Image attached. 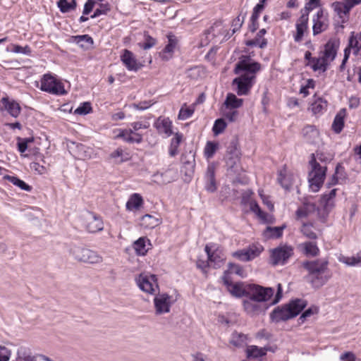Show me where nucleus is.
Returning <instances> with one entry per match:
<instances>
[{"instance_id": "e433bc0d", "label": "nucleus", "mask_w": 361, "mask_h": 361, "mask_svg": "<svg viewBox=\"0 0 361 361\" xmlns=\"http://www.w3.org/2000/svg\"><path fill=\"white\" fill-rule=\"evenodd\" d=\"M161 221L151 214H145L141 217L140 224L146 228H153L157 226Z\"/></svg>"}, {"instance_id": "5fc2aeb1", "label": "nucleus", "mask_w": 361, "mask_h": 361, "mask_svg": "<svg viewBox=\"0 0 361 361\" xmlns=\"http://www.w3.org/2000/svg\"><path fill=\"white\" fill-rule=\"evenodd\" d=\"M250 209L254 212L260 219L265 221L267 214L263 212L256 201L252 200L250 202Z\"/></svg>"}, {"instance_id": "72a5a7b5", "label": "nucleus", "mask_w": 361, "mask_h": 361, "mask_svg": "<svg viewBox=\"0 0 361 361\" xmlns=\"http://www.w3.org/2000/svg\"><path fill=\"white\" fill-rule=\"evenodd\" d=\"M327 107V102L321 97H315L314 102L311 104L310 109L314 114H323Z\"/></svg>"}, {"instance_id": "4be33fe9", "label": "nucleus", "mask_w": 361, "mask_h": 361, "mask_svg": "<svg viewBox=\"0 0 361 361\" xmlns=\"http://www.w3.org/2000/svg\"><path fill=\"white\" fill-rule=\"evenodd\" d=\"M204 180L205 190L209 192H214L217 189V186L215 178V166L213 164H209L207 166Z\"/></svg>"}, {"instance_id": "393cba45", "label": "nucleus", "mask_w": 361, "mask_h": 361, "mask_svg": "<svg viewBox=\"0 0 361 361\" xmlns=\"http://www.w3.org/2000/svg\"><path fill=\"white\" fill-rule=\"evenodd\" d=\"M267 33L266 29H261L256 35L255 37L252 39L246 41L245 44L247 47H257L260 49H264L267 45V40L264 37Z\"/></svg>"}, {"instance_id": "7c9ffc66", "label": "nucleus", "mask_w": 361, "mask_h": 361, "mask_svg": "<svg viewBox=\"0 0 361 361\" xmlns=\"http://www.w3.org/2000/svg\"><path fill=\"white\" fill-rule=\"evenodd\" d=\"M345 115V109H341L336 115L332 123V129L336 133H340L342 131L344 127V118Z\"/></svg>"}, {"instance_id": "20e7f679", "label": "nucleus", "mask_w": 361, "mask_h": 361, "mask_svg": "<svg viewBox=\"0 0 361 361\" xmlns=\"http://www.w3.org/2000/svg\"><path fill=\"white\" fill-rule=\"evenodd\" d=\"M310 170L308 173L309 186L314 192H318L322 187L327 172L326 165L322 166L318 162L314 154H311V159L309 161Z\"/></svg>"}, {"instance_id": "f3484780", "label": "nucleus", "mask_w": 361, "mask_h": 361, "mask_svg": "<svg viewBox=\"0 0 361 361\" xmlns=\"http://www.w3.org/2000/svg\"><path fill=\"white\" fill-rule=\"evenodd\" d=\"M299 251L307 257H315L319 256L320 250L315 240H309L298 244Z\"/></svg>"}, {"instance_id": "680f3d73", "label": "nucleus", "mask_w": 361, "mask_h": 361, "mask_svg": "<svg viewBox=\"0 0 361 361\" xmlns=\"http://www.w3.org/2000/svg\"><path fill=\"white\" fill-rule=\"evenodd\" d=\"M245 13L243 16H241L240 14L237 16L232 22L231 26L233 27L231 35H229L228 37H230L232 35L235 33L237 31H238L240 27H242L244 20L245 18Z\"/></svg>"}, {"instance_id": "dca6fc26", "label": "nucleus", "mask_w": 361, "mask_h": 361, "mask_svg": "<svg viewBox=\"0 0 361 361\" xmlns=\"http://www.w3.org/2000/svg\"><path fill=\"white\" fill-rule=\"evenodd\" d=\"M300 12L301 16L295 24L296 34L294 35V40L296 42L302 41L305 32L308 30L309 16L307 13H303V10H301Z\"/></svg>"}, {"instance_id": "864d4df0", "label": "nucleus", "mask_w": 361, "mask_h": 361, "mask_svg": "<svg viewBox=\"0 0 361 361\" xmlns=\"http://www.w3.org/2000/svg\"><path fill=\"white\" fill-rule=\"evenodd\" d=\"M247 340V336L238 332H233L232 334L231 343L234 346L240 347L242 346Z\"/></svg>"}, {"instance_id": "9b49d317", "label": "nucleus", "mask_w": 361, "mask_h": 361, "mask_svg": "<svg viewBox=\"0 0 361 361\" xmlns=\"http://www.w3.org/2000/svg\"><path fill=\"white\" fill-rule=\"evenodd\" d=\"M135 281L140 290L145 293L154 294L159 288L157 276L154 274H140Z\"/></svg>"}, {"instance_id": "6ab92c4d", "label": "nucleus", "mask_w": 361, "mask_h": 361, "mask_svg": "<svg viewBox=\"0 0 361 361\" xmlns=\"http://www.w3.org/2000/svg\"><path fill=\"white\" fill-rule=\"evenodd\" d=\"M243 307L245 311L250 315H256L264 312L268 308V306L265 304H262L250 298L243 301Z\"/></svg>"}, {"instance_id": "13d9d810", "label": "nucleus", "mask_w": 361, "mask_h": 361, "mask_svg": "<svg viewBox=\"0 0 361 361\" xmlns=\"http://www.w3.org/2000/svg\"><path fill=\"white\" fill-rule=\"evenodd\" d=\"M340 262L348 266H361V256L356 257H342L339 259Z\"/></svg>"}, {"instance_id": "2eb2a0df", "label": "nucleus", "mask_w": 361, "mask_h": 361, "mask_svg": "<svg viewBox=\"0 0 361 361\" xmlns=\"http://www.w3.org/2000/svg\"><path fill=\"white\" fill-rule=\"evenodd\" d=\"M120 57L123 65L130 71L136 72L142 67L134 54L128 49H123Z\"/></svg>"}, {"instance_id": "b1692460", "label": "nucleus", "mask_w": 361, "mask_h": 361, "mask_svg": "<svg viewBox=\"0 0 361 361\" xmlns=\"http://www.w3.org/2000/svg\"><path fill=\"white\" fill-rule=\"evenodd\" d=\"M86 228L90 233H96L101 231L104 228L102 219L95 214H91L87 219Z\"/></svg>"}, {"instance_id": "423d86ee", "label": "nucleus", "mask_w": 361, "mask_h": 361, "mask_svg": "<svg viewBox=\"0 0 361 361\" xmlns=\"http://www.w3.org/2000/svg\"><path fill=\"white\" fill-rule=\"evenodd\" d=\"M73 257L80 262L90 264H98L102 262V257L97 252L80 247H73L71 249Z\"/></svg>"}, {"instance_id": "a878e982", "label": "nucleus", "mask_w": 361, "mask_h": 361, "mask_svg": "<svg viewBox=\"0 0 361 361\" xmlns=\"http://www.w3.org/2000/svg\"><path fill=\"white\" fill-rule=\"evenodd\" d=\"M331 8L341 19V23H345L348 19L349 11L342 1H334L331 5Z\"/></svg>"}, {"instance_id": "2f4dec72", "label": "nucleus", "mask_w": 361, "mask_h": 361, "mask_svg": "<svg viewBox=\"0 0 361 361\" xmlns=\"http://www.w3.org/2000/svg\"><path fill=\"white\" fill-rule=\"evenodd\" d=\"M117 138L122 139L124 142L133 144L137 143L140 144L142 142V134H135L134 135L128 134L127 131H123L122 130H119V133L116 136Z\"/></svg>"}, {"instance_id": "0eeeda50", "label": "nucleus", "mask_w": 361, "mask_h": 361, "mask_svg": "<svg viewBox=\"0 0 361 361\" xmlns=\"http://www.w3.org/2000/svg\"><path fill=\"white\" fill-rule=\"evenodd\" d=\"M293 248L290 245H281L271 251L270 259L274 266L284 265L293 255Z\"/></svg>"}, {"instance_id": "f257e3e1", "label": "nucleus", "mask_w": 361, "mask_h": 361, "mask_svg": "<svg viewBox=\"0 0 361 361\" xmlns=\"http://www.w3.org/2000/svg\"><path fill=\"white\" fill-rule=\"evenodd\" d=\"M262 66L252 60L250 56L242 55L235 66L233 72L240 75L233 80V85L236 86L238 95H247L256 81V74L260 71Z\"/></svg>"}, {"instance_id": "3c124183", "label": "nucleus", "mask_w": 361, "mask_h": 361, "mask_svg": "<svg viewBox=\"0 0 361 361\" xmlns=\"http://www.w3.org/2000/svg\"><path fill=\"white\" fill-rule=\"evenodd\" d=\"M145 42L139 43L138 45L144 50H147L152 48L157 44V39L145 32L144 34Z\"/></svg>"}, {"instance_id": "412c9836", "label": "nucleus", "mask_w": 361, "mask_h": 361, "mask_svg": "<svg viewBox=\"0 0 361 361\" xmlns=\"http://www.w3.org/2000/svg\"><path fill=\"white\" fill-rule=\"evenodd\" d=\"M154 127L159 134H164L166 137L172 135V122L169 118L159 116L154 123Z\"/></svg>"}, {"instance_id": "69168bd1", "label": "nucleus", "mask_w": 361, "mask_h": 361, "mask_svg": "<svg viewBox=\"0 0 361 361\" xmlns=\"http://www.w3.org/2000/svg\"><path fill=\"white\" fill-rule=\"evenodd\" d=\"M194 113V109L190 108H181L178 113V118L180 120H186L190 118Z\"/></svg>"}, {"instance_id": "a18cd8bd", "label": "nucleus", "mask_w": 361, "mask_h": 361, "mask_svg": "<svg viewBox=\"0 0 361 361\" xmlns=\"http://www.w3.org/2000/svg\"><path fill=\"white\" fill-rule=\"evenodd\" d=\"M57 6L59 8L60 11L65 13L75 10L77 6V4L75 0H71V2H68V0H59Z\"/></svg>"}, {"instance_id": "a211bd4d", "label": "nucleus", "mask_w": 361, "mask_h": 361, "mask_svg": "<svg viewBox=\"0 0 361 361\" xmlns=\"http://www.w3.org/2000/svg\"><path fill=\"white\" fill-rule=\"evenodd\" d=\"M168 44L165 46L159 56L164 61H169L173 57L174 49L178 44V38L172 32L167 35Z\"/></svg>"}, {"instance_id": "37998d69", "label": "nucleus", "mask_w": 361, "mask_h": 361, "mask_svg": "<svg viewBox=\"0 0 361 361\" xmlns=\"http://www.w3.org/2000/svg\"><path fill=\"white\" fill-rule=\"evenodd\" d=\"M228 270L225 271L224 272L223 276H229L230 274H235L238 276H240L241 277L245 276V271L242 266L238 264L230 262L228 264Z\"/></svg>"}, {"instance_id": "de8ad7c7", "label": "nucleus", "mask_w": 361, "mask_h": 361, "mask_svg": "<svg viewBox=\"0 0 361 361\" xmlns=\"http://www.w3.org/2000/svg\"><path fill=\"white\" fill-rule=\"evenodd\" d=\"M315 209V204L314 203L307 202L304 203L302 207H300L296 211V216L298 218L307 217L310 212Z\"/></svg>"}, {"instance_id": "f03ea898", "label": "nucleus", "mask_w": 361, "mask_h": 361, "mask_svg": "<svg viewBox=\"0 0 361 361\" xmlns=\"http://www.w3.org/2000/svg\"><path fill=\"white\" fill-rule=\"evenodd\" d=\"M328 265L329 262L326 259L305 260L302 262V267L308 272L305 279L312 288L318 289L331 279V274Z\"/></svg>"}, {"instance_id": "0e129e2a", "label": "nucleus", "mask_w": 361, "mask_h": 361, "mask_svg": "<svg viewBox=\"0 0 361 361\" xmlns=\"http://www.w3.org/2000/svg\"><path fill=\"white\" fill-rule=\"evenodd\" d=\"M11 51L16 54H22L27 56H30L32 53L31 48L28 45L22 47L18 44H13Z\"/></svg>"}, {"instance_id": "9d476101", "label": "nucleus", "mask_w": 361, "mask_h": 361, "mask_svg": "<svg viewBox=\"0 0 361 361\" xmlns=\"http://www.w3.org/2000/svg\"><path fill=\"white\" fill-rule=\"evenodd\" d=\"M175 300L166 293H159L154 298V305L157 314H162L170 312Z\"/></svg>"}, {"instance_id": "c9c22d12", "label": "nucleus", "mask_w": 361, "mask_h": 361, "mask_svg": "<svg viewBox=\"0 0 361 361\" xmlns=\"http://www.w3.org/2000/svg\"><path fill=\"white\" fill-rule=\"evenodd\" d=\"M210 266L214 269H218L221 267L225 260V257L219 250L212 252V254L208 257Z\"/></svg>"}, {"instance_id": "774afa93", "label": "nucleus", "mask_w": 361, "mask_h": 361, "mask_svg": "<svg viewBox=\"0 0 361 361\" xmlns=\"http://www.w3.org/2000/svg\"><path fill=\"white\" fill-rule=\"evenodd\" d=\"M11 357V350L3 345H0V361H8Z\"/></svg>"}, {"instance_id": "6e6d98bb", "label": "nucleus", "mask_w": 361, "mask_h": 361, "mask_svg": "<svg viewBox=\"0 0 361 361\" xmlns=\"http://www.w3.org/2000/svg\"><path fill=\"white\" fill-rule=\"evenodd\" d=\"M227 124L224 118H218L214 121L212 131L215 135L222 133L226 129Z\"/></svg>"}, {"instance_id": "79ce46f5", "label": "nucleus", "mask_w": 361, "mask_h": 361, "mask_svg": "<svg viewBox=\"0 0 361 361\" xmlns=\"http://www.w3.org/2000/svg\"><path fill=\"white\" fill-rule=\"evenodd\" d=\"M4 178L8 180L9 182L13 183V185L18 186L21 190H23L25 191L30 192L32 190V187L29 185H27L25 182H24L23 180H20L16 176H8L6 175L4 176Z\"/></svg>"}, {"instance_id": "ddd939ff", "label": "nucleus", "mask_w": 361, "mask_h": 361, "mask_svg": "<svg viewBox=\"0 0 361 361\" xmlns=\"http://www.w3.org/2000/svg\"><path fill=\"white\" fill-rule=\"evenodd\" d=\"M222 281L226 286L227 290L235 298L247 297V290L245 289L242 282L233 283L230 276H223Z\"/></svg>"}, {"instance_id": "1a4fd4ad", "label": "nucleus", "mask_w": 361, "mask_h": 361, "mask_svg": "<svg viewBox=\"0 0 361 361\" xmlns=\"http://www.w3.org/2000/svg\"><path fill=\"white\" fill-rule=\"evenodd\" d=\"M274 290L271 288H264L259 285L249 286L247 297L257 302H263L269 300L274 295Z\"/></svg>"}, {"instance_id": "338daca9", "label": "nucleus", "mask_w": 361, "mask_h": 361, "mask_svg": "<svg viewBox=\"0 0 361 361\" xmlns=\"http://www.w3.org/2000/svg\"><path fill=\"white\" fill-rule=\"evenodd\" d=\"M233 257L238 259L240 261L243 262H249L250 259L247 256V252L246 249H243L238 250L233 253Z\"/></svg>"}, {"instance_id": "f8f14e48", "label": "nucleus", "mask_w": 361, "mask_h": 361, "mask_svg": "<svg viewBox=\"0 0 361 361\" xmlns=\"http://www.w3.org/2000/svg\"><path fill=\"white\" fill-rule=\"evenodd\" d=\"M312 23V32L314 35H317L327 30L329 27L328 14L325 13L322 8L313 16Z\"/></svg>"}, {"instance_id": "7ed1b4c3", "label": "nucleus", "mask_w": 361, "mask_h": 361, "mask_svg": "<svg viewBox=\"0 0 361 361\" xmlns=\"http://www.w3.org/2000/svg\"><path fill=\"white\" fill-rule=\"evenodd\" d=\"M307 301L295 299L288 304L276 307L270 314V319L275 323L287 321L298 316L307 306Z\"/></svg>"}, {"instance_id": "8fccbe9b", "label": "nucleus", "mask_w": 361, "mask_h": 361, "mask_svg": "<svg viewBox=\"0 0 361 361\" xmlns=\"http://www.w3.org/2000/svg\"><path fill=\"white\" fill-rule=\"evenodd\" d=\"M221 113L224 117L228 120L230 122L235 121L238 116V110L234 109L226 108L225 106H222Z\"/></svg>"}, {"instance_id": "c756f323", "label": "nucleus", "mask_w": 361, "mask_h": 361, "mask_svg": "<svg viewBox=\"0 0 361 361\" xmlns=\"http://www.w3.org/2000/svg\"><path fill=\"white\" fill-rule=\"evenodd\" d=\"M286 227L285 224L275 227L267 226L263 232V235L268 239L279 238L283 235V232Z\"/></svg>"}, {"instance_id": "49530a36", "label": "nucleus", "mask_w": 361, "mask_h": 361, "mask_svg": "<svg viewBox=\"0 0 361 361\" xmlns=\"http://www.w3.org/2000/svg\"><path fill=\"white\" fill-rule=\"evenodd\" d=\"M110 158L115 160L116 163L120 164L129 159L128 154L125 153L123 149L117 148L110 154Z\"/></svg>"}, {"instance_id": "cd10ccee", "label": "nucleus", "mask_w": 361, "mask_h": 361, "mask_svg": "<svg viewBox=\"0 0 361 361\" xmlns=\"http://www.w3.org/2000/svg\"><path fill=\"white\" fill-rule=\"evenodd\" d=\"M304 139L310 144H314L319 137V130L314 126H307L302 128Z\"/></svg>"}, {"instance_id": "052dcab7", "label": "nucleus", "mask_w": 361, "mask_h": 361, "mask_svg": "<svg viewBox=\"0 0 361 361\" xmlns=\"http://www.w3.org/2000/svg\"><path fill=\"white\" fill-rule=\"evenodd\" d=\"M321 6V0H306L305 5L303 10V13H309L313 9Z\"/></svg>"}, {"instance_id": "bf43d9fd", "label": "nucleus", "mask_w": 361, "mask_h": 361, "mask_svg": "<svg viewBox=\"0 0 361 361\" xmlns=\"http://www.w3.org/2000/svg\"><path fill=\"white\" fill-rule=\"evenodd\" d=\"M111 7L109 4H100L99 7L96 8L94 13L90 16L91 18H96L101 15H106L110 11Z\"/></svg>"}, {"instance_id": "6e6552de", "label": "nucleus", "mask_w": 361, "mask_h": 361, "mask_svg": "<svg viewBox=\"0 0 361 361\" xmlns=\"http://www.w3.org/2000/svg\"><path fill=\"white\" fill-rule=\"evenodd\" d=\"M351 51L353 54L356 56L361 51V32L355 33V32H352L350 33L348 44L344 50L343 59L339 67L341 71L345 69V63L349 59Z\"/></svg>"}, {"instance_id": "a19ab883", "label": "nucleus", "mask_w": 361, "mask_h": 361, "mask_svg": "<svg viewBox=\"0 0 361 361\" xmlns=\"http://www.w3.org/2000/svg\"><path fill=\"white\" fill-rule=\"evenodd\" d=\"M312 227L313 224L311 223H303L300 228V232L306 238L312 240H315L318 238V235L313 231Z\"/></svg>"}, {"instance_id": "4d7b16f0", "label": "nucleus", "mask_w": 361, "mask_h": 361, "mask_svg": "<svg viewBox=\"0 0 361 361\" xmlns=\"http://www.w3.org/2000/svg\"><path fill=\"white\" fill-rule=\"evenodd\" d=\"M217 148L218 144L216 142L208 141L204 149V156L207 159L213 157Z\"/></svg>"}, {"instance_id": "c03bdc74", "label": "nucleus", "mask_w": 361, "mask_h": 361, "mask_svg": "<svg viewBox=\"0 0 361 361\" xmlns=\"http://www.w3.org/2000/svg\"><path fill=\"white\" fill-rule=\"evenodd\" d=\"M16 140L17 149L18 152L22 154L23 153L25 152V151L28 149V145L32 143L35 139L33 137L25 138L17 137Z\"/></svg>"}, {"instance_id": "5701e85b", "label": "nucleus", "mask_w": 361, "mask_h": 361, "mask_svg": "<svg viewBox=\"0 0 361 361\" xmlns=\"http://www.w3.org/2000/svg\"><path fill=\"white\" fill-rule=\"evenodd\" d=\"M338 189L334 188L329 192H324L320 198L319 203L327 213L334 207V200Z\"/></svg>"}, {"instance_id": "f704fd0d", "label": "nucleus", "mask_w": 361, "mask_h": 361, "mask_svg": "<svg viewBox=\"0 0 361 361\" xmlns=\"http://www.w3.org/2000/svg\"><path fill=\"white\" fill-rule=\"evenodd\" d=\"M143 204V200L140 195L134 193L126 202V209L129 211L137 210Z\"/></svg>"}, {"instance_id": "4c0bfd02", "label": "nucleus", "mask_w": 361, "mask_h": 361, "mask_svg": "<svg viewBox=\"0 0 361 361\" xmlns=\"http://www.w3.org/2000/svg\"><path fill=\"white\" fill-rule=\"evenodd\" d=\"M278 181L280 185L286 190H288L293 181V176L287 174L286 170H281L279 173Z\"/></svg>"}, {"instance_id": "09e8293b", "label": "nucleus", "mask_w": 361, "mask_h": 361, "mask_svg": "<svg viewBox=\"0 0 361 361\" xmlns=\"http://www.w3.org/2000/svg\"><path fill=\"white\" fill-rule=\"evenodd\" d=\"M263 247L260 245H252L246 248L250 261L258 257L263 251Z\"/></svg>"}, {"instance_id": "c85d7f7f", "label": "nucleus", "mask_w": 361, "mask_h": 361, "mask_svg": "<svg viewBox=\"0 0 361 361\" xmlns=\"http://www.w3.org/2000/svg\"><path fill=\"white\" fill-rule=\"evenodd\" d=\"M72 42L84 49H90L94 43L92 37L88 35L73 36Z\"/></svg>"}, {"instance_id": "4468645a", "label": "nucleus", "mask_w": 361, "mask_h": 361, "mask_svg": "<svg viewBox=\"0 0 361 361\" xmlns=\"http://www.w3.org/2000/svg\"><path fill=\"white\" fill-rule=\"evenodd\" d=\"M0 111H6L11 116L16 118L21 112V107L14 99L4 97L0 101Z\"/></svg>"}, {"instance_id": "39448f33", "label": "nucleus", "mask_w": 361, "mask_h": 361, "mask_svg": "<svg viewBox=\"0 0 361 361\" xmlns=\"http://www.w3.org/2000/svg\"><path fill=\"white\" fill-rule=\"evenodd\" d=\"M40 90L54 95L66 93L63 84L51 73L43 75L40 80Z\"/></svg>"}, {"instance_id": "aec40b11", "label": "nucleus", "mask_w": 361, "mask_h": 361, "mask_svg": "<svg viewBox=\"0 0 361 361\" xmlns=\"http://www.w3.org/2000/svg\"><path fill=\"white\" fill-rule=\"evenodd\" d=\"M339 45L340 40L337 38H331L326 42L322 57L327 63L329 61H333L335 59Z\"/></svg>"}, {"instance_id": "bb28decb", "label": "nucleus", "mask_w": 361, "mask_h": 361, "mask_svg": "<svg viewBox=\"0 0 361 361\" xmlns=\"http://www.w3.org/2000/svg\"><path fill=\"white\" fill-rule=\"evenodd\" d=\"M151 243L149 240L145 237L138 238L133 243V248L137 255L144 256L147 254Z\"/></svg>"}, {"instance_id": "58836bf2", "label": "nucleus", "mask_w": 361, "mask_h": 361, "mask_svg": "<svg viewBox=\"0 0 361 361\" xmlns=\"http://www.w3.org/2000/svg\"><path fill=\"white\" fill-rule=\"evenodd\" d=\"M183 140V134L176 133L171 139L169 153L171 157H175L178 153V147Z\"/></svg>"}, {"instance_id": "603ef678", "label": "nucleus", "mask_w": 361, "mask_h": 361, "mask_svg": "<svg viewBox=\"0 0 361 361\" xmlns=\"http://www.w3.org/2000/svg\"><path fill=\"white\" fill-rule=\"evenodd\" d=\"M328 63L323 59V57L319 58H314L312 59V61H310V64L309 66H311L312 68L316 71L319 70H322L323 71H325L326 69V66Z\"/></svg>"}, {"instance_id": "473e14b6", "label": "nucleus", "mask_w": 361, "mask_h": 361, "mask_svg": "<svg viewBox=\"0 0 361 361\" xmlns=\"http://www.w3.org/2000/svg\"><path fill=\"white\" fill-rule=\"evenodd\" d=\"M243 99L238 98L234 94L228 93L224 101L223 106L230 109H236L242 106Z\"/></svg>"}, {"instance_id": "ea45409f", "label": "nucleus", "mask_w": 361, "mask_h": 361, "mask_svg": "<svg viewBox=\"0 0 361 361\" xmlns=\"http://www.w3.org/2000/svg\"><path fill=\"white\" fill-rule=\"evenodd\" d=\"M267 349L259 348L257 345H250L247 348V357L248 358H259L267 354Z\"/></svg>"}, {"instance_id": "e2e57ef3", "label": "nucleus", "mask_w": 361, "mask_h": 361, "mask_svg": "<svg viewBox=\"0 0 361 361\" xmlns=\"http://www.w3.org/2000/svg\"><path fill=\"white\" fill-rule=\"evenodd\" d=\"M92 111L91 104L88 102H83L75 110L74 114L78 115H86Z\"/></svg>"}]
</instances>
